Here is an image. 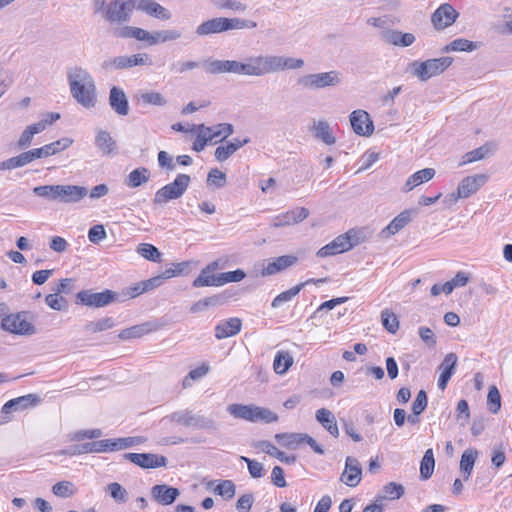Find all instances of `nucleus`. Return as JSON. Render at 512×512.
<instances>
[{
	"label": "nucleus",
	"mask_w": 512,
	"mask_h": 512,
	"mask_svg": "<svg viewBox=\"0 0 512 512\" xmlns=\"http://www.w3.org/2000/svg\"><path fill=\"white\" fill-rule=\"evenodd\" d=\"M228 413L237 419H243L249 422L272 423L278 420L276 413L268 408L255 405L230 404L227 407Z\"/></svg>",
	"instance_id": "7ed1b4c3"
},
{
	"label": "nucleus",
	"mask_w": 512,
	"mask_h": 512,
	"mask_svg": "<svg viewBox=\"0 0 512 512\" xmlns=\"http://www.w3.org/2000/svg\"><path fill=\"white\" fill-rule=\"evenodd\" d=\"M191 420L192 421L190 427L194 429H202L208 432H215L218 430V424L212 418L199 414H193Z\"/></svg>",
	"instance_id": "c03bdc74"
},
{
	"label": "nucleus",
	"mask_w": 512,
	"mask_h": 512,
	"mask_svg": "<svg viewBox=\"0 0 512 512\" xmlns=\"http://www.w3.org/2000/svg\"><path fill=\"white\" fill-rule=\"evenodd\" d=\"M213 492L225 499L235 496L236 486L232 480H221L213 488Z\"/></svg>",
	"instance_id": "864d4df0"
},
{
	"label": "nucleus",
	"mask_w": 512,
	"mask_h": 512,
	"mask_svg": "<svg viewBox=\"0 0 512 512\" xmlns=\"http://www.w3.org/2000/svg\"><path fill=\"white\" fill-rule=\"evenodd\" d=\"M434 175L435 170L433 168H424L422 170H419L413 173L411 176H409L404 185V190L406 192L411 191L420 184L431 180L434 177Z\"/></svg>",
	"instance_id": "2f4dec72"
},
{
	"label": "nucleus",
	"mask_w": 512,
	"mask_h": 512,
	"mask_svg": "<svg viewBox=\"0 0 512 512\" xmlns=\"http://www.w3.org/2000/svg\"><path fill=\"white\" fill-rule=\"evenodd\" d=\"M190 182L191 178L189 175L183 173L178 174L173 182L164 185L155 192L153 203L158 206H163L169 201L181 198L187 191Z\"/></svg>",
	"instance_id": "20e7f679"
},
{
	"label": "nucleus",
	"mask_w": 512,
	"mask_h": 512,
	"mask_svg": "<svg viewBox=\"0 0 512 512\" xmlns=\"http://www.w3.org/2000/svg\"><path fill=\"white\" fill-rule=\"evenodd\" d=\"M44 158L43 152L40 148H35L19 154L18 156L11 157L0 163V170H11L19 167H23L30 162Z\"/></svg>",
	"instance_id": "f3484780"
},
{
	"label": "nucleus",
	"mask_w": 512,
	"mask_h": 512,
	"mask_svg": "<svg viewBox=\"0 0 512 512\" xmlns=\"http://www.w3.org/2000/svg\"><path fill=\"white\" fill-rule=\"evenodd\" d=\"M209 371V366L207 364H202L201 366L191 370L188 375L183 379V387L187 388L192 385V382L195 380H199L204 377Z\"/></svg>",
	"instance_id": "e2e57ef3"
},
{
	"label": "nucleus",
	"mask_w": 512,
	"mask_h": 512,
	"mask_svg": "<svg viewBox=\"0 0 512 512\" xmlns=\"http://www.w3.org/2000/svg\"><path fill=\"white\" fill-rule=\"evenodd\" d=\"M82 451L88 453H104L109 451V439L82 443Z\"/></svg>",
	"instance_id": "13d9d810"
},
{
	"label": "nucleus",
	"mask_w": 512,
	"mask_h": 512,
	"mask_svg": "<svg viewBox=\"0 0 512 512\" xmlns=\"http://www.w3.org/2000/svg\"><path fill=\"white\" fill-rule=\"evenodd\" d=\"M487 406L488 410L496 414L501 408V396L496 386H491L487 395Z\"/></svg>",
	"instance_id": "052dcab7"
},
{
	"label": "nucleus",
	"mask_w": 512,
	"mask_h": 512,
	"mask_svg": "<svg viewBox=\"0 0 512 512\" xmlns=\"http://www.w3.org/2000/svg\"><path fill=\"white\" fill-rule=\"evenodd\" d=\"M45 303L53 310L62 311L67 307V301L55 291L45 297Z\"/></svg>",
	"instance_id": "69168bd1"
},
{
	"label": "nucleus",
	"mask_w": 512,
	"mask_h": 512,
	"mask_svg": "<svg viewBox=\"0 0 512 512\" xmlns=\"http://www.w3.org/2000/svg\"><path fill=\"white\" fill-rule=\"evenodd\" d=\"M293 356L288 351H278L274 357L273 368L276 374L284 375L293 365Z\"/></svg>",
	"instance_id": "c9c22d12"
},
{
	"label": "nucleus",
	"mask_w": 512,
	"mask_h": 512,
	"mask_svg": "<svg viewBox=\"0 0 512 512\" xmlns=\"http://www.w3.org/2000/svg\"><path fill=\"white\" fill-rule=\"evenodd\" d=\"M116 325L113 317H104L90 321L85 325V330L90 333H98L113 328Z\"/></svg>",
	"instance_id": "de8ad7c7"
},
{
	"label": "nucleus",
	"mask_w": 512,
	"mask_h": 512,
	"mask_svg": "<svg viewBox=\"0 0 512 512\" xmlns=\"http://www.w3.org/2000/svg\"><path fill=\"white\" fill-rule=\"evenodd\" d=\"M452 62L453 59L447 56L428 59L422 62L413 61L410 64V71L421 81H427L428 79L443 73L452 64Z\"/></svg>",
	"instance_id": "39448f33"
},
{
	"label": "nucleus",
	"mask_w": 512,
	"mask_h": 512,
	"mask_svg": "<svg viewBox=\"0 0 512 512\" xmlns=\"http://www.w3.org/2000/svg\"><path fill=\"white\" fill-rule=\"evenodd\" d=\"M381 322L383 327L392 334H395L399 329V320L395 313L385 309L381 312Z\"/></svg>",
	"instance_id": "5fc2aeb1"
},
{
	"label": "nucleus",
	"mask_w": 512,
	"mask_h": 512,
	"mask_svg": "<svg viewBox=\"0 0 512 512\" xmlns=\"http://www.w3.org/2000/svg\"><path fill=\"white\" fill-rule=\"evenodd\" d=\"M242 322L239 318H229L219 322L215 327V337L219 340L237 335L241 331Z\"/></svg>",
	"instance_id": "393cba45"
},
{
	"label": "nucleus",
	"mask_w": 512,
	"mask_h": 512,
	"mask_svg": "<svg viewBox=\"0 0 512 512\" xmlns=\"http://www.w3.org/2000/svg\"><path fill=\"white\" fill-rule=\"evenodd\" d=\"M477 49V44L464 38H458L450 42L443 49L444 52L466 51L471 52Z\"/></svg>",
	"instance_id": "3c124183"
},
{
	"label": "nucleus",
	"mask_w": 512,
	"mask_h": 512,
	"mask_svg": "<svg viewBox=\"0 0 512 512\" xmlns=\"http://www.w3.org/2000/svg\"><path fill=\"white\" fill-rule=\"evenodd\" d=\"M155 329L154 324L150 322L142 323L139 325H134L132 327L123 329L119 335L118 338L121 340H128L133 338H140L149 332L153 331Z\"/></svg>",
	"instance_id": "473e14b6"
},
{
	"label": "nucleus",
	"mask_w": 512,
	"mask_h": 512,
	"mask_svg": "<svg viewBox=\"0 0 512 512\" xmlns=\"http://www.w3.org/2000/svg\"><path fill=\"white\" fill-rule=\"evenodd\" d=\"M298 83L305 88L322 89L339 85L341 78L338 71L331 70L328 72L305 75L298 80Z\"/></svg>",
	"instance_id": "9d476101"
},
{
	"label": "nucleus",
	"mask_w": 512,
	"mask_h": 512,
	"mask_svg": "<svg viewBox=\"0 0 512 512\" xmlns=\"http://www.w3.org/2000/svg\"><path fill=\"white\" fill-rule=\"evenodd\" d=\"M298 262V258L294 255H283L262 263V269L260 275L270 276L276 273L282 272L285 269L295 265Z\"/></svg>",
	"instance_id": "dca6fc26"
},
{
	"label": "nucleus",
	"mask_w": 512,
	"mask_h": 512,
	"mask_svg": "<svg viewBox=\"0 0 512 512\" xmlns=\"http://www.w3.org/2000/svg\"><path fill=\"white\" fill-rule=\"evenodd\" d=\"M489 152L490 148L488 144L482 145L481 147H478L472 151L467 152L463 156V160L459 165L462 166L468 163L482 160L489 154Z\"/></svg>",
	"instance_id": "6e6d98bb"
},
{
	"label": "nucleus",
	"mask_w": 512,
	"mask_h": 512,
	"mask_svg": "<svg viewBox=\"0 0 512 512\" xmlns=\"http://www.w3.org/2000/svg\"><path fill=\"white\" fill-rule=\"evenodd\" d=\"M137 252L145 259L153 262L160 261L161 253L152 244L142 243L138 246Z\"/></svg>",
	"instance_id": "bf43d9fd"
},
{
	"label": "nucleus",
	"mask_w": 512,
	"mask_h": 512,
	"mask_svg": "<svg viewBox=\"0 0 512 512\" xmlns=\"http://www.w3.org/2000/svg\"><path fill=\"white\" fill-rule=\"evenodd\" d=\"M207 183L210 186L222 188L226 185V174L217 168H213L208 173Z\"/></svg>",
	"instance_id": "774afa93"
},
{
	"label": "nucleus",
	"mask_w": 512,
	"mask_h": 512,
	"mask_svg": "<svg viewBox=\"0 0 512 512\" xmlns=\"http://www.w3.org/2000/svg\"><path fill=\"white\" fill-rule=\"evenodd\" d=\"M182 36L177 29H167L152 32V46L160 43L176 41Z\"/></svg>",
	"instance_id": "a18cd8bd"
},
{
	"label": "nucleus",
	"mask_w": 512,
	"mask_h": 512,
	"mask_svg": "<svg viewBox=\"0 0 512 512\" xmlns=\"http://www.w3.org/2000/svg\"><path fill=\"white\" fill-rule=\"evenodd\" d=\"M180 495V491L166 484H158L151 488L152 498L160 505L167 506L175 502Z\"/></svg>",
	"instance_id": "412c9836"
},
{
	"label": "nucleus",
	"mask_w": 512,
	"mask_h": 512,
	"mask_svg": "<svg viewBox=\"0 0 512 512\" xmlns=\"http://www.w3.org/2000/svg\"><path fill=\"white\" fill-rule=\"evenodd\" d=\"M76 298L77 303L88 307L101 308L118 301L119 295L108 289L97 293L92 290H82L77 293Z\"/></svg>",
	"instance_id": "6e6552de"
},
{
	"label": "nucleus",
	"mask_w": 512,
	"mask_h": 512,
	"mask_svg": "<svg viewBox=\"0 0 512 512\" xmlns=\"http://www.w3.org/2000/svg\"><path fill=\"white\" fill-rule=\"evenodd\" d=\"M150 66L152 60L147 53L117 56L103 62L102 67L106 70H123L134 66Z\"/></svg>",
	"instance_id": "1a4fd4ad"
},
{
	"label": "nucleus",
	"mask_w": 512,
	"mask_h": 512,
	"mask_svg": "<svg viewBox=\"0 0 512 512\" xmlns=\"http://www.w3.org/2000/svg\"><path fill=\"white\" fill-rule=\"evenodd\" d=\"M139 99L145 105L163 107L167 104V99L161 93L154 91L141 93Z\"/></svg>",
	"instance_id": "4d7b16f0"
},
{
	"label": "nucleus",
	"mask_w": 512,
	"mask_h": 512,
	"mask_svg": "<svg viewBox=\"0 0 512 512\" xmlns=\"http://www.w3.org/2000/svg\"><path fill=\"white\" fill-rule=\"evenodd\" d=\"M95 146L102 155H110L116 150V142L109 132L98 130L95 137Z\"/></svg>",
	"instance_id": "c756f323"
},
{
	"label": "nucleus",
	"mask_w": 512,
	"mask_h": 512,
	"mask_svg": "<svg viewBox=\"0 0 512 512\" xmlns=\"http://www.w3.org/2000/svg\"><path fill=\"white\" fill-rule=\"evenodd\" d=\"M151 173L146 167H138L132 170L125 179V185L129 188H137L149 181Z\"/></svg>",
	"instance_id": "72a5a7b5"
},
{
	"label": "nucleus",
	"mask_w": 512,
	"mask_h": 512,
	"mask_svg": "<svg viewBox=\"0 0 512 512\" xmlns=\"http://www.w3.org/2000/svg\"><path fill=\"white\" fill-rule=\"evenodd\" d=\"M487 181V176L484 174H477L467 176L461 180L458 185V196L468 198L476 193Z\"/></svg>",
	"instance_id": "4be33fe9"
},
{
	"label": "nucleus",
	"mask_w": 512,
	"mask_h": 512,
	"mask_svg": "<svg viewBox=\"0 0 512 512\" xmlns=\"http://www.w3.org/2000/svg\"><path fill=\"white\" fill-rule=\"evenodd\" d=\"M304 433H278L274 439L278 444L287 449H296L300 444L304 443Z\"/></svg>",
	"instance_id": "e433bc0d"
},
{
	"label": "nucleus",
	"mask_w": 512,
	"mask_h": 512,
	"mask_svg": "<svg viewBox=\"0 0 512 512\" xmlns=\"http://www.w3.org/2000/svg\"><path fill=\"white\" fill-rule=\"evenodd\" d=\"M228 73L244 76H254V66L252 56L248 57L245 62L229 60Z\"/></svg>",
	"instance_id": "4c0bfd02"
},
{
	"label": "nucleus",
	"mask_w": 512,
	"mask_h": 512,
	"mask_svg": "<svg viewBox=\"0 0 512 512\" xmlns=\"http://www.w3.org/2000/svg\"><path fill=\"white\" fill-rule=\"evenodd\" d=\"M477 456L478 452L474 449H466L462 453L459 467L465 480H468L471 476Z\"/></svg>",
	"instance_id": "f704fd0d"
},
{
	"label": "nucleus",
	"mask_w": 512,
	"mask_h": 512,
	"mask_svg": "<svg viewBox=\"0 0 512 512\" xmlns=\"http://www.w3.org/2000/svg\"><path fill=\"white\" fill-rule=\"evenodd\" d=\"M204 71L208 74L218 75L228 73L229 60L208 58L202 62Z\"/></svg>",
	"instance_id": "ea45409f"
},
{
	"label": "nucleus",
	"mask_w": 512,
	"mask_h": 512,
	"mask_svg": "<svg viewBox=\"0 0 512 512\" xmlns=\"http://www.w3.org/2000/svg\"><path fill=\"white\" fill-rule=\"evenodd\" d=\"M216 263L209 264L205 268H203L198 275L197 278L193 281L192 285L194 287H209V286H215L219 287V284L217 282L218 280V274L214 275L211 274L212 271L215 269Z\"/></svg>",
	"instance_id": "7c9ffc66"
},
{
	"label": "nucleus",
	"mask_w": 512,
	"mask_h": 512,
	"mask_svg": "<svg viewBox=\"0 0 512 512\" xmlns=\"http://www.w3.org/2000/svg\"><path fill=\"white\" fill-rule=\"evenodd\" d=\"M246 274L241 269H236L234 271H228L218 274V284L219 286H223L227 283L231 282H239L245 278Z\"/></svg>",
	"instance_id": "680f3d73"
},
{
	"label": "nucleus",
	"mask_w": 512,
	"mask_h": 512,
	"mask_svg": "<svg viewBox=\"0 0 512 512\" xmlns=\"http://www.w3.org/2000/svg\"><path fill=\"white\" fill-rule=\"evenodd\" d=\"M1 329L6 332L21 336H30L36 333L35 326L29 320V312L20 311L10 313L1 321Z\"/></svg>",
	"instance_id": "423d86ee"
},
{
	"label": "nucleus",
	"mask_w": 512,
	"mask_h": 512,
	"mask_svg": "<svg viewBox=\"0 0 512 512\" xmlns=\"http://www.w3.org/2000/svg\"><path fill=\"white\" fill-rule=\"evenodd\" d=\"M135 3V0H111L103 20L111 25L129 22L135 10Z\"/></svg>",
	"instance_id": "0eeeda50"
},
{
	"label": "nucleus",
	"mask_w": 512,
	"mask_h": 512,
	"mask_svg": "<svg viewBox=\"0 0 512 512\" xmlns=\"http://www.w3.org/2000/svg\"><path fill=\"white\" fill-rule=\"evenodd\" d=\"M212 3L219 9L244 12L247 5L238 0H212Z\"/></svg>",
	"instance_id": "0e129e2a"
},
{
	"label": "nucleus",
	"mask_w": 512,
	"mask_h": 512,
	"mask_svg": "<svg viewBox=\"0 0 512 512\" xmlns=\"http://www.w3.org/2000/svg\"><path fill=\"white\" fill-rule=\"evenodd\" d=\"M254 77L282 71L283 56L259 55L252 56Z\"/></svg>",
	"instance_id": "9b49d317"
},
{
	"label": "nucleus",
	"mask_w": 512,
	"mask_h": 512,
	"mask_svg": "<svg viewBox=\"0 0 512 512\" xmlns=\"http://www.w3.org/2000/svg\"><path fill=\"white\" fill-rule=\"evenodd\" d=\"M404 487L396 482H390L383 487V494L376 497V501L385 499L396 500L404 495Z\"/></svg>",
	"instance_id": "37998d69"
},
{
	"label": "nucleus",
	"mask_w": 512,
	"mask_h": 512,
	"mask_svg": "<svg viewBox=\"0 0 512 512\" xmlns=\"http://www.w3.org/2000/svg\"><path fill=\"white\" fill-rule=\"evenodd\" d=\"M123 458L143 469L166 467L168 462L165 456L153 453H125Z\"/></svg>",
	"instance_id": "f8f14e48"
},
{
	"label": "nucleus",
	"mask_w": 512,
	"mask_h": 512,
	"mask_svg": "<svg viewBox=\"0 0 512 512\" xmlns=\"http://www.w3.org/2000/svg\"><path fill=\"white\" fill-rule=\"evenodd\" d=\"M309 216L308 209L298 207L285 213L279 214L272 219L271 225L275 228L297 224Z\"/></svg>",
	"instance_id": "aec40b11"
},
{
	"label": "nucleus",
	"mask_w": 512,
	"mask_h": 512,
	"mask_svg": "<svg viewBox=\"0 0 512 512\" xmlns=\"http://www.w3.org/2000/svg\"><path fill=\"white\" fill-rule=\"evenodd\" d=\"M457 365V356L454 353H449L445 356L443 362L441 363L439 369L441 370L439 379H438V387L441 390H444L454 374L455 368Z\"/></svg>",
	"instance_id": "bb28decb"
},
{
	"label": "nucleus",
	"mask_w": 512,
	"mask_h": 512,
	"mask_svg": "<svg viewBox=\"0 0 512 512\" xmlns=\"http://www.w3.org/2000/svg\"><path fill=\"white\" fill-rule=\"evenodd\" d=\"M110 496L119 503H125L128 500V493L119 483H110L107 486Z\"/></svg>",
	"instance_id": "338daca9"
},
{
	"label": "nucleus",
	"mask_w": 512,
	"mask_h": 512,
	"mask_svg": "<svg viewBox=\"0 0 512 512\" xmlns=\"http://www.w3.org/2000/svg\"><path fill=\"white\" fill-rule=\"evenodd\" d=\"M459 13L449 3L441 4L432 14L431 22L436 30H443L451 26L458 18Z\"/></svg>",
	"instance_id": "ddd939ff"
},
{
	"label": "nucleus",
	"mask_w": 512,
	"mask_h": 512,
	"mask_svg": "<svg viewBox=\"0 0 512 512\" xmlns=\"http://www.w3.org/2000/svg\"><path fill=\"white\" fill-rule=\"evenodd\" d=\"M381 38L386 43L399 47H408L412 45L416 39L412 33H403L393 29H384L381 32Z\"/></svg>",
	"instance_id": "b1692460"
},
{
	"label": "nucleus",
	"mask_w": 512,
	"mask_h": 512,
	"mask_svg": "<svg viewBox=\"0 0 512 512\" xmlns=\"http://www.w3.org/2000/svg\"><path fill=\"white\" fill-rule=\"evenodd\" d=\"M315 137L327 145H332L336 142V138L331 132V128L326 121L320 120L313 125Z\"/></svg>",
	"instance_id": "58836bf2"
},
{
	"label": "nucleus",
	"mask_w": 512,
	"mask_h": 512,
	"mask_svg": "<svg viewBox=\"0 0 512 512\" xmlns=\"http://www.w3.org/2000/svg\"><path fill=\"white\" fill-rule=\"evenodd\" d=\"M350 123L353 131L360 136L373 134L374 125L369 114L364 110H354L350 114Z\"/></svg>",
	"instance_id": "2eb2a0df"
},
{
	"label": "nucleus",
	"mask_w": 512,
	"mask_h": 512,
	"mask_svg": "<svg viewBox=\"0 0 512 512\" xmlns=\"http://www.w3.org/2000/svg\"><path fill=\"white\" fill-rule=\"evenodd\" d=\"M353 247V244L350 241V233H346L343 235H339L330 243L326 244L322 248H320L316 255L321 258L334 256L343 252L350 250Z\"/></svg>",
	"instance_id": "4468645a"
},
{
	"label": "nucleus",
	"mask_w": 512,
	"mask_h": 512,
	"mask_svg": "<svg viewBox=\"0 0 512 512\" xmlns=\"http://www.w3.org/2000/svg\"><path fill=\"white\" fill-rule=\"evenodd\" d=\"M109 105L119 116H126L129 113V102L124 90L113 86L109 93Z\"/></svg>",
	"instance_id": "5701e85b"
},
{
	"label": "nucleus",
	"mask_w": 512,
	"mask_h": 512,
	"mask_svg": "<svg viewBox=\"0 0 512 512\" xmlns=\"http://www.w3.org/2000/svg\"><path fill=\"white\" fill-rule=\"evenodd\" d=\"M143 442L144 438L140 436L109 439V451H117L131 448L134 446H138Z\"/></svg>",
	"instance_id": "a19ab883"
},
{
	"label": "nucleus",
	"mask_w": 512,
	"mask_h": 512,
	"mask_svg": "<svg viewBox=\"0 0 512 512\" xmlns=\"http://www.w3.org/2000/svg\"><path fill=\"white\" fill-rule=\"evenodd\" d=\"M362 468L359 461L352 456H348L345 460V468L341 474L340 480L350 487L357 486L361 481Z\"/></svg>",
	"instance_id": "6ab92c4d"
},
{
	"label": "nucleus",
	"mask_w": 512,
	"mask_h": 512,
	"mask_svg": "<svg viewBox=\"0 0 512 512\" xmlns=\"http://www.w3.org/2000/svg\"><path fill=\"white\" fill-rule=\"evenodd\" d=\"M304 288V284H297L296 286L281 292L272 301L271 306L273 308H279L284 303L291 301L299 292Z\"/></svg>",
	"instance_id": "09e8293b"
},
{
	"label": "nucleus",
	"mask_w": 512,
	"mask_h": 512,
	"mask_svg": "<svg viewBox=\"0 0 512 512\" xmlns=\"http://www.w3.org/2000/svg\"><path fill=\"white\" fill-rule=\"evenodd\" d=\"M73 143V140L70 138H62L52 143L46 144L41 147L44 157L55 155L62 150L70 147Z\"/></svg>",
	"instance_id": "49530a36"
},
{
	"label": "nucleus",
	"mask_w": 512,
	"mask_h": 512,
	"mask_svg": "<svg viewBox=\"0 0 512 512\" xmlns=\"http://www.w3.org/2000/svg\"><path fill=\"white\" fill-rule=\"evenodd\" d=\"M135 2V10L144 12L151 17L162 21L170 20L172 17V13L167 8L154 0H135Z\"/></svg>",
	"instance_id": "a211bd4d"
},
{
	"label": "nucleus",
	"mask_w": 512,
	"mask_h": 512,
	"mask_svg": "<svg viewBox=\"0 0 512 512\" xmlns=\"http://www.w3.org/2000/svg\"><path fill=\"white\" fill-rule=\"evenodd\" d=\"M435 460L432 449L426 450L420 463V475L422 479H429L434 471Z\"/></svg>",
	"instance_id": "8fccbe9b"
},
{
	"label": "nucleus",
	"mask_w": 512,
	"mask_h": 512,
	"mask_svg": "<svg viewBox=\"0 0 512 512\" xmlns=\"http://www.w3.org/2000/svg\"><path fill=\"white\" fill-rule=\"evenodd\" d=\"M67 82L70 93L77 103L84 108H92L97 102V89L93 76L80 66L67 70Z\"/></svg>",
	"instance_id": "f257e3e1"
},
{
	"label": "nucleus",
	"mask_w": 512,
	"mask_h": 512,
	"mask_svg": "<svg viewBox=\"0 0 512 512\" xmlns=\"http://www.w3.org/2000/svg\"><path fill=\"white\" fill-rule=\"evenodd\" d=\"M316 420L326 429L333 437L339 436V429L335 415L327 408H320L315 414Z\"/></svg>",
	"instance_id": "c85d7f7f"
},
{
	"label": "nucleus",
	"mask_w": 512,
	"mask_h": 512,
	"mask_svg": "<svg viewBox=\"0 0 512 512\" xmlns=\"http://www.w3.org/2000/svg\"><path fill=\"white\" fill-rule=\"evenodd\" d=\"M61 203L72 204L81 201L88 193L87 188L78 185H60Z\"/></svg>",
	"instance_id": "cd10ccee"
},
{
	"label": "nucleus",
	"mask_w": 512,
	"mask_h": 512,
	"mask_svg": "<svg viewBox=\"0 0 512 512\" xmlns=\"http://www.w3.org/2000/svg\"><path fill=\"white\" fill-rule=\"evenodd\" d=\"M201 128L203 129V131H206L208 133V138H210L211 140L219 137L225 139L228 136H230L234 131L233 125L229 123H221L214 127H207L204 124H201Z\"/></svg>",
	"instance_id": "79ce46f5"
},
{
	"label": "nucleus",
	"mask_w": 512,
	"mask_h": 512,
	"mask_svg": "<svg viewBox=\"0 0 512 512\" xmlns=\"http://www.w3.org/2000/svg\"><path fill=\"white\" fill-rule=\"evenodd\" d=\"M256 26L257 23L249 19L216 17L199 24L195 29V34L198 37H206L230 30L253 29Z\"/></svg>",
	"instance_id": "f03ea898"
},
{
	"label": "nucleus",
	"mask_w": 512,
	"mask_h": 512,
	"mask_svg": "<svg viewBox=\"0 0 512 512\" xmlns=\"http://www.w3.org/2000/svg\"><path fill=\"white\" fill-rule=\"evenodd\" d=\"M11 401L15 406V411H20L27 409L29 407L37 406L41 402V399L36 394H27L24 396L11 399Z\"/></svg>",
	"instance_id": "603ef678"
},
{
	"label": "nucleus",
	"mask_w": 512,
	"mask_h": 512,
	"mask_svg": "<svg viewBox=\"0 0 512 512\" xmlns=\"http://www.w3.org/2000/svg\"><path fill=\"white\" fill-rule=\"evenodd\" d=\"M411 221V211L404 210L400 214H398L390 223L381 230L380 236L382 238H389L392 235H395L404 227H406Z\"/></svg>",
	"instance_id": "a878e982"
}]
</instances>
